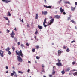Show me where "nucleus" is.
<instances>
[{"mask_svg":"<svg viewBox=\"0 0 77 77\" xmlns=\"http://www.w3.org/2000/svg\"><path fill=\"white\" fill-rule=\"evenodd\" d=\"M16 54H17V55H18V56H17V59L18 60V61H20V51L17 50L16 51Z\"/></svg>","mask_w":77,"mask_h":77,"instance_id":"nucleus-1","label":"nucleus"},{"mask_svg":"<svg viewBox=\"0 0 77 77\" xmlns=\"http://www.w3.org/2000/svg\"><path fill=\"white\" fill-rule=\"evenodd\" d=\"M47 19L45 18L44 20V22H43V26L45 27H46L47 26V25H45V23H46Z\"/></svg>","mask_w":77,"mask_h":77,"instance_id":"nucleus-2","label":"nucleus"},{"mask_svg":"<svg viewBox=\"0 0 77 77\" xmlns=\"http://www.w3.org/2000/svg\"><path fill=\"white\" fill-rule=\"evenodd\" d=\"M54 18L51 19V20H50V22L48 23V25H51L52 24H53L54 23Z\"/></svg>","mask_w":77,"mask_h":77,"instance_id":"nucleus-3","label":"nucleus"},{"mask_svg":"<svg viewBox=\"0 0 77 77\" xmlns=\"http://www.w3.org/2000/svg\"><path fill=\"white\" fill-rule=\"evenodd\" d=\"M15 35V34L14 32V31H12V33H11L10 34V35L11 36V37L12 38H14V35Z\"/></svg>","mask_w":77,"mask_h":77,"instance_id":"nucleus-4","label":"nucleus"},{"mask_svg":"<svg viewBox=\"0 0 77 77\" xmlns=\"http://www.w3.org/2000/svg\"><path fill=\"white\" fill-rule=\"evenodd\" d=\"M3 53H4L3 51H2V50H0V55L1 57H3Z\"/></svg>","mask_w":77,"mask_h":77,"instance_id":"nucleus-5","label":"nucleus"},{"mask_svg":"<svg viewBox=\"0 0 77 77\" xmlns=\"http://www.w3.org/2000/svg\"><path fill=\"white\" fill-rule=\"evenodd\" d=\"M42 13L43 15H47V11H42Z\"/></svg>","mask_w":77,"mask_h":77,"instance_id":"nucleus-6","label":"nucleus"},{"mask_svg":"<svg viewBox=\"0 0 77 77\" xmlns=\"http://www.w3.org/2000/svg\"><path fill=\"white\" fill-rule=\"evenodd\" d=\"M54 18L57 19H59L60 18V16L58 15H56L54 16Z\"/></svg>","mask_w":77,"mask_h":77,"instance_id":"nucleus-7","label":"nucleus"},{"mask_svg":"<svg viewBox=\"0 0 77 77\" xmlns=\"http://www.w3.org/2000/svg\"><path fill=\"white\" fill-rule=\"evenodd\" d=\"M56 65L58 66H62V63H58L56 64Z\"/></svg>","mask_w":77,"mask_h":77,"instance_id":"nucleus-8","label":"nucleus"},{"mask_svg":"<svg viewBox=\"0 0 77 77\" xmlns=\"http://www.w3.org/2000/svg\"><path fill=\"white\" fill-rule=\"evenodd\" d=\"M3 2H4L5 3H6L10 2L11 1H8V0H2Z\"/></svg>","mask_w":77,"mask_h":77,"instance_id":"nucleus-9","label":"nucleus"},{"mask_svg":"<svg viewBox=\"0 0 77 77\" xmlns=\"http://www.w3.org/2000/svg\"><path fill=\"white\" fill-rule=\"evenodd\" d=\"M60 11L61 13H62L64 11V10L63 9H62V7H60Z\"/></svg>","mask_w":77,"mask_h":77,"instance_id":"nucleus-10","label":"nucleus"},{"mask_svg":"<svg viewBox=\"0 0 77 77\" xmlns=\"http://www.w3.org/2000/svg\"><path fill=\"white\" fill-rule=\"evenodd\" d=\"M71 10L72 11H74V10H75V8L74 7H71Z\"/></svg>","mask_w":77,"mask_h":77,"instance_id":"nucleus-11","label":"nucleus"},{"mask_svg":"<svg viewBox=\"0 0 77 77\" xmlns=\"http://www.w3.org/2000/svg\"><path fill=\"white\" fill-rule=\"evenodd\" d=\"M23 60L22 59V58L20 56V62H23Z\"/></svg>","mask_w":77,"mask_h":77,"instance_id":"nucleus-12","label":"nucleus"},{"mask_svg":"<svg viewBox=\"0 0 77 77\" xmlns=\"http://www.w3.org/2000/svg\"><path fill=\"white\" fill-rule=\"evenodd\" d=\"M38 28L39 29H42V26H40V25H38Z\"/></svg>","mask_w":77,"mask_h":77,"instance_id":"nucleus-13","label":"nucleus"},{"mask_svg":"<svg viewBox=\"0 0 77 77\" xmlns=\"http://www.w3.org/2000/svg\"><path fill=\"white\" fill-rule=\"evenodd\" d=\"M70 70V68L69 67H68L66 69V71L67 72L68 71H69Z\"/></svg>","mask_w":77,"mask_h":77,"instance_id":"nucleus-14","label":"nucleus"},{"mask_svg":"<svg viewBox=\"0 0 77 77\" xmlns=\"http://www.w3.org/2000/svg\"><path fill=\"white\" fill-rule=\"evenodd\" d=\"M9 50H10V48H9V47H8L5 50L7 51H9Z\"/></svg>","mask_w":77,"mask_h":77,"instance_id":"nucleus-15","label":"nucleus"},{"mask_svg":"<svg viewBox=\"0 0 77 77\" xmlns=\"http://www.w3.org/2000/svg\"><path fill=\"white\" fill-rule=\"evenodd\" d=\"M73 74L74 76H76V75H77V72L73 73Z\"/></svg>","mask_w":77,"mask_h":77,"instance_id":"nucleus-16","label":"nucleus"},{"mask_svg":"<svg viewBox=\"0 0 77 77\" xmlns=\"http://www.w3.org/2000/svg\"><path fill=\"white\" fill-rule=\"evenodd\" d=\"M70 20L72 22V23H73V24H76V23H75V22L73 20Z\"/></svg>","mask_w":77,"mask_h":77,"instance_id":"nucleus-17","label":"nucleus"},{"mask_svg":"<svg viewBox=\"0 0 77 77\" xmlns=\"http://www.w3.org/2000/svg\"><path fill=\"white\" fill-rule=\"evenodd\" d=\"M38 14H36L35 19H38Z\"/></svg>","mask_w":77,"mask_h":77,"instance_id":"nucleus-18","label":"nucleus"},{"mask_svg":"<svg viewBox=\"0 0 77 77\" xmlns=\"http://www.w3.org/2000/svg\"><path fill=\"white\" fill-rule=\"evenodd\" d=\"M64 3H65V4H67L68 3V4H70V3L69 2H68L67 1H65L64 2Z\"/></svg>","mask_w":77,"mask_h":77,"instance_id":"nucleus-19","label":"nucleus"},{"mask_svg":"<svg viewBox=\"0 0 77 77\" xmlns=\"http://www.w3.org/2000/svg\"><path fill=\"white\" fill-rule=\"evenodd\" d=\"M55 71H54V69H53L52 74L53 75V74H55Z\"/></svg>","mask_w":77,"mask_h":77,"instance_id":"nucleus-20","label":"nucleus"},{"mask_svg":"<svg viewBox=\"0 0 77 77\" xmlns=\"http://www.w3.org/2000/svg\"><path fill=\"white\" fill-rule=\"evenodd\" d=\"M8 14L9 17H11V13H10V12H9V11L8 12Z\"/></svg>","mask_w":77,"mask_h":77,"instance_id":"nucleus-21","label":"nucleus"},{"mask_svg":"<svg viewBox=\"0 0 77 77\" xmlns=\"http://www.w3.org/2000/svg\"><path fill=\"white\" fill-rule=\"evenodd\" d=\"M4 18H5V19L6 20H8V17H4Z\"/></svg>","mask_w":77,"mask_h":77,"instance_id":"nucleus-22","label":"nucleus"},{"mask_svg":"<svg viewBox=\"0 0 77 77\" xmlns=\"http://www.w3.org/2000/svg\"><path fill=\"white\" fill-rule=\"evenodd\" d=\"M58 53L59 54H60L61 53V51H60V50H59L58 51Z\"/></svg>","mask_w":77,"mask_h":77,"instance_id":"nucleus-23","label":"nucleus"},{"mask_svg":"<svg viewBox=\"0 0 77 77\" xmlns=\"http://www.w3.org/2000/svg\"><path fill=\"white\" fill-rule=\"evenodd\" d=\"M65 72L64 71V70H63V71H61V73H62V74H64Z\"/></svg>","mask_w":77,"mask_h":77,"instance_id":"nucleus-24","label":"nucleus"},{"mask_svg":"<svg viewBox=\"0 0 77 77\" xmlns=\"http://www.w3.org/2000/svg\"><path fill=\"white\" fill-rule=\"evenodd\" d=\"M8 54H9V55H10V54H11V51H9L8 52Z\"/></svg>","mask_w":77,"mask_h":77,"instance_id":"nucleus-25","label":"nucleus"},{"mask_svg":"<svg viewBox=\"0 0 77 77\" xmlns=\"http://www.w3.org/2000/svg\"><path fill=\"white\" fill-rule=\"evenodd\" d=\"M20 56H21V57H23V54H20Z\"/></svg>","mask_w":77,"mask_h":77,"instance_id":"nucleus-26","label":"nucleus"},{"mask_svg":"<svg viewBox=\"0 0 77 77\" xmlns=\"http://www.w3.org/2000/svg\"><path fill=\"white\" fill-rule=\"evenodd\" d=\"M32 51L33 53H34L35 51V49H32Z\"/></svg>","mask_w":77,"mask_h":77,"instance_id":"nucleus-27","label":"nucleus"},{"mask_svg":"<svg viewBox=\"0 0 77 77\" xmlns=\"http://www.w3.org/2000/svg\"><path fill=\"white\" fill-rule=\"evenodd\" d=\"M20 47H22L23 48V47H24V46L23 45V44H21L20 45Z\"/></svg>","mask_w":77,"mask_h":77,"instance_id":"nucleus-28","label":"nucleus"},{"mask_svg":"<svg viewBox=\"0 0 77 77\" xmlns=\"http://www.w3.org/2000/svg\"><path fill=\"white\" fill-rule=\"evenodd\" d=\"M14 39L15 42H17V38L15 37Z\"/></svg>","mask_w":77,"mask_h":77,"instance_id":"nucleus-29","label":"nucleus"},{"mask_svg":"<svg viewBox=\"0 0 77 77\" xmlns=\"http://www.w3.org/2000/svg\"><path fill=\"white\" fill-rule=\"evenodd\" d=\"M36 58L37 59H39L40 57H39L36 56Z\"/></svg>","mask_w":77,"mask_h":77,"instance_id":"nucleus-30","label":"nucleus"},{"mask_svg":"<svg viewBox=\"0 0 77 77\" xmlns=\"http://www.w3.org/2000/svg\"><path fill=\"white\" fill-rule=\"evenodd\" d=\"M14 74L13 73H11V75H10L11 76H14Z\"/></svg>","mask_w":77,"mask_h":77,"instance_id":"nucleus-31","label":"nucleus"},{"mask_svg":"<svg viewBox=\"0 0 77 77\" xmlns=\"http://www.w3.org/2000/svg\"><path fill=\"white\" fill-rule=\"evenodd\" d=\"M58 63H60V62L61 61V60H59V59H58Z\"/></svg>","mask_w":77,"mask_h":77,"instance_id":"nucleus-32","label":"nucleus"},{"mask_svg":"<svg viewBox=\"0 0 77 77\" xmlns=\"http://www.w3.org/2000/svg\"><path fill=\"white\" fill-rule=\"evenodd\" d=\"M71 15H70V17H68V20H69L70 18H71Z\"/></svg>","mask_w":77,"mask_h":77,"instance_id":"nucleus-33","label":"nucleus"},{"mask_svg":"<svg viewBox=\"0 0 77 77\" xmlns=\"http://www.w3.org/2000/svg\"><path fill=\"white\" fill-rule=\"evenodd\" d=\"M20 21H21L22 22V23H24V21H23V19H20Z\"/></svg>","mask_w":77,"mask_h":77,"instance_id":"nucleus-34","label":"nucleus"},{"mask_svg":"<svg viewBox=\"0 0 77 77\" xmlns=\"http://www.w3.org/2000/svg\"><path fill=\"white\" fill-rule=\"evenodd\" d=\"M12 49H13V51H14V50H15V47H12Z\"/></svg>","mask_w":77,"mask_h":77,"instance_id":"nucleus-35","label":"nucleus"},{"mask_svg":"<svg viewBox=\"0 0 77 77\" xmlns=\"http://www.w3.org/2000/svg\"><path fill=\"white\" fill-rule=\"evenodd\" d=\"M66 51L67 52H69V49L67 48L66 49Z\"/></svg>","mask_w":77,"mask_h":77,"instance_id":"nucleus-36","label":"nucleus"},{"mask_svg":"<svg viewBox=\"0 0 77 77\" xmlns=\"http://www.w3.org/2000/svg\"><path fill=\"white\" fill-rule=\"evenodd\" d=\"M23 54L22 53V51L20 50V54Z\"/></svg>","mask_w":77,"mask_h":77,"instance_id":"nucleus-37","label":"nucleus"},{"mask_svg":"<svg viewBox=\"0 0 77 77\" xmlns=\"http://www.w3.org/2000/svg\"><path fill=\"white\" fill-rule=\"evenodd\" d=\"M14 75L15 77H17V74H16V73H15L14 74Z\"/></svg>","mask_w":77,"mask_h":77,"instance_id":"nucleus-38","label":"nucleus"},{"mask_svg":"<svg viewBox=\"0 0 77 77\" xmlns=\"http://www.w3.org/2000/svg\"><path fill=\"white\" fill-rule=\"evenodd\" d=\"M62 0H60L58 2V3H61V2H62Z\"/></svg>","mask_w":77,"mask_h":77,"instance_id":"nucleus-39","label":"nucleus"},{"mask_svg":"<svg viewBox=\"0 0 77 77\" xmlns=\"http://www.w3.org/2000/svg\"><path fill=\"white\" fill-rule=\"evenodd\" d=\"M39 46H36V48L38 49V48H39Z\"/></svg>","mask_w":77,"mask_h":77,"instance_id":"nucleus-40","label":"nucleus"},{"mask_svg":"<svg viewBox=\"0 0 77 77\" xmlns=\"http://www.w3.org/2000/svg\"><path fill=\"white\" fill-rule=\"evenodd\" d=\"M75 42V41L74 40H73V41H71V43H73V42Z\"/></svg>","mask_w":77,"mask_h":77,"instance_id":"nucleus-41","label":"nucleus"},{"mask_svg":"<svg viewBox=\"0 0 77 77\" xmlns=\"http://www.w3.org/2000/svg\"><path fill=\"white\" fill-rule=\"evenodd\" d=\"M26 45H27V46H29V44L28 43H26Z\"/></svg>","mask_w":77,"mask_h":77,"instance_id":"nucleus-42","label":"nucleus"},{"mask_svg":"<svg viewBox=\"0 0 77 77\" xmlns=\"http://www.w3.org/2000/svg\"><path fill=\"white\" fill-rule=\"evenodd\" d=\"M63 15H66V13H65V12H63Z\"/></svg>","mask_w":77,"mask_h":77,"instance_id":"nucleus-43","label":"nucleus"},{"mask_svg":"<svg viewBox=\"0 0 77 77\" xmlns=\"http://www.w3.org/2000/svg\"><path fill=\"white\" fill-rule=\"evenodd\" d=\"M20 73L21 74H23V72L20 71Z\"/></svg>","mask_w":77,"mask_h":77,"instance_id":"nucleus-44","label":"nucleus"},{"mask_svg":"<svg viewBox=\"0 0 77 77\" xmlns=\"http://www.w3.org/2000/svg\"><path fill=\"white\" fill-rule=\"evenodd\" d=\"M38 33V30L36 29V32H35V34H37Z\"/></svg>","mask_w":77,"mask_h":77,"instance_id":"nucleus-45","label":"nucleus"},{"mask_svg":"<svg viewBox=\"0 0 77 77\" xmlns=\"http://www.w3.org/2000/svg\"><path fill=\"white\" fill-rule=\"evenodd\" d=\"M42 68H44V64H42Z\"/></svg>","mask_w":77,"mask_h":77,"instance_id":"nucleus-46","label":"nucleus"},{"mask_svg":"<svg viewBox=\"0 0 77 77\" xmlns=\"http://www.w3.org/2000/svg\"><path fill=\"white\" fill-rule=\"evenodd\" d=\"M6 31H7V33H9V30L8 29L6 30Z\"/></svg>","mask_w":77,"mask_h":77,"instance_id":"nucleus-47","label":"nucleus"},{"mask_svg":"<svg viewBox=\"0 0 77 77\" xmlns=\"http://www.w3.org/2000/svg\"><path fill=\"white\" fill-rule=\"evenodd\" d=\"M49 77H52V75H49Z\"/></svg>","mask_w":77,"mask_h":77,"instance_id":"nucleus-48","label":"nucleus"},{"mask_svg":"<svg viewBox=\"0 0 77 77\" xmlns=\"http://www.w3.org/2000/svg\"><path fill=\"white\" fill-rule=\"evenodd\" d=\"M12 72H13V74H15L16 73V72L14 71H13Z\"/></svg>","mask_w":77,"mask_h":77,"instance_id":"nucleus-49","label":"nucleus"},{"mask_svg":"<svg viewBox=\"0 0 77 77\" xmlns=\"http://www.w3.org/2000/svg\"><path fill=\"white\" fill-rule=\"evenodd\" d=\"M72 64L73 65H74L75 64V62L74 61L72 63Z\"/></svg>","mask_w":77,"mask_h":77,"instance_id":"nucleus-50","label":"nucleus"},{"mask_svg":"<svg viewBox=\"0 0 77 77\" xmlns=\"http://www.w3.org/2000/svg\"><path fill=\"white\" fill-rule=\"evenodd\" d=\"M42 72H44V73H45V71H44V70H43L42 71Z\"/></svg>","mask_w":77,"mask_h":77,"instance_id":"nucleus-51","label":"nucleus"},{"mask_svg":"<svg viewBox=\"0 0 77 77\" xmlns=\"http://www.w3.org/2000/svg\"><path fill=\"white\" fill-rule=\"evenodd\" d=\"M75 5L77 6V2H75Z\"/></svg>","mask_w":77,"mask_h":77,"instance_id":"nucleus-52","label":"nucleus"},{"mask_svg":"<svg viewBox=\"0 0 77 77\" xmlns=\"http://www.w3.org/2000/svg\"><path fill=\"white\" fill-rule=\"evenodd\" d=\"M29 71H30V69H28L27 71L29 73L30 72Z\"/></svg>","mask_w":77,"mask_h":77,"instance_id":"nucleus-53","label":"nucleus"},{"mask_svg":"<svg viewBox=\"0 0 77 77\" xmlns=\"http://www.w3.org/2000/svg\"><path fill=\"white\" fill-rule=\"evenodd\" d=\"M53 68H54V69H56V67H55V66H54L53 67Z\"/></svg>","mask_w":77,"mask_h":77,"instance_id":"nucleus-54","label":"nucleus"},{"mask_svg":"<svg viewBox=\"0 0 77 77\" xmlns=\"http://www.w3.org/2000/svg\"><path fill=\"white\" fill-rule=\"evenodd\" d=\"M49 18H50V19H51L52 18V16H50L49 17Z\"/></svg>","mask_w":77,"mask_h":77,"instance_id":"nucleus-55","label":"nucleus"},{"mask_svg":"<svg viewBox=\"0 0 77 77\" xmlns=\"http://www.w3.org/2000/svg\"><path fill=\"white\" fill-rule=\"evenodd\" d=\"M34 38H35V39L36 40V36H34Z\"/></svg>","mask_w":77,"mask_h":77,"instance_id":"nucleus-56","label":"nucleus"},{"mask_svg":"<svg viewBox=\"0 0 77 77\" xmlns=\"http://www.w3.org/2000/svg\"><path fill=\"white\" fill-rule=\"evenodd\" d=\"M6 69H8V66H6Z\"/></svg>","mask_w":77,"mask_h":77,"instance_id":"nucleus-57","label":"nucleus"},{"mask_svg":"<svg viewBox=\"0 0 77 77\" xmlns=\"http://www.w3.org/2000/svg\"><path fill=\"white\" fill-rule=\"evenodd\" d=\"M77 71V70L73 69V70H72V71Z\"/></svg>","mask_w":77,"mask_h":77,"instance_id":"nucleus-58","label":"nucleus"},{"mask_svg":"<svg viewBox=\"0 0 77 77\" xmlns=\"http://www.w3.org/2000/svg\"><path fill=\"white\" fill-rule=\"evenodd\" d=\"M48 8H51V6H48Z\"/></svg>","mask_w":77,"mask_h":77,"instance_id":"nucleus-59","label":"nucleus"},{"mask_svg":"<svg viewBox=\"0 0 77 77\" xmlns=\"http://www.w3.org/2000/svg\"><path fill=\"white\" fill-rule=\"evenodd\" d=\"M44 1H45V3H47V1H46V0H44Z\"/></svg>","mask_w":77,"mask_h":77,"instance_id":"nucleus-60","label":"nucleus"},{"mask_svg":"<svg viewBox=\"0 0 77 77\" xmlns=\"http://www.w3.org/2000/svg\"><path fill=\"white\" fill-rule=\"evenodd\" d=\"M6 73H9L8 71H7L5 72Z\"/></svg>","mask_w":77,"mask_h":77,"instance_id":"nucleus-61","label":"nucleus"},{"mask_svg":"<svg viewBox=\"0 0 77 77\" xmlns=\"http://www.w3.org/2000/svg\"><path fill=\"white\" fill-rule=\"evenodd\" d=\"M63 48H64L65 49V48H66V47H65V46H64Z\"/></svg>","mask_w":77,"mask_h":77,"instance_id":"nucleus-62","label":"nucleus"},{"mask_svg":"<svg viewBox=\"0 0 77 77\" xmlns=\"http://www.w3.org/2000/svg\"><path fill=\"white\" fill-rule=\"evenodd\" d=\"M28 62V63H31V62H30V61H29Z\"/></svg>","mask_w":77,"mask_h":77,"instance_id":"nucleus-63","label":"nucleus"},{"mask_svg":"<svg viewBox=\"0 0 77 77\" xmlns=\"http://www.w3.org/2000/svg\"><path fill=\"white\" fill-rule=\"evenodd\" d=\"M18 45H20V42H18Z\"/></svg>","mask_w":77,"mask_h":77,"instance_id":"nucleus-64","label":"nucleus"}]
</instances>
